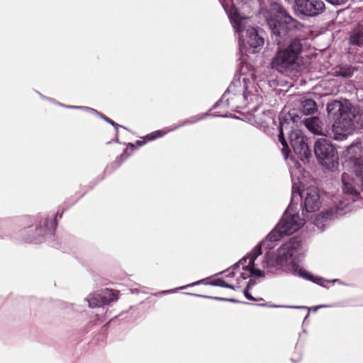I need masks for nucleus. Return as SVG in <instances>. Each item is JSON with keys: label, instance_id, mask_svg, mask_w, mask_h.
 Masks as SVG:
<instances>
[{"label": "nucleus", "instance_id": "obj_1", "mask_svg": "<svg viewBox=\"0 0 363 363\" xmlns=\"http://www.w3.org/2000/svg\"><path fill=\"white\" fill-rule=\"evenodd\" d=\"M342 193L349 196L347 201L340 196H335L331 203L319 213L315 215L313 223L319 229H323L328 220L344 215L350 210L351 201L362 199L363 195V164L355 162L341 177Z\"/></svg>", "mask_w": 363, "mask_h": 363}, {"label": "nucleus", "instance_id": "obj_2", "mask_svg": "<svg viewBox=\"0 0 363 363\" xmlns=\"http://www.w3.org/2000/svg\"><path fill=\"white\" fill-rule=\"evenodd\" d=\"M256 92L253 72L245 74L242 70L240 75L233 79L220 100L214 106V108L223 109V111H218L216 116H227L228 110L238 111L246 107L250 101L257 99Z\"/></svg>", "mask_w": 363, "mask_h": 363}, {"label": "nucleus", "instance_id": "obj_3", "mask_svg": "<svg viewBox=\"0 0 363 363\" xmlns=\"http://www.w3.org/2000/svg\"><path fill=\"white\" fill-rule=\"evenodd\" d=\"M261 245H257L248 255L240 259L233 265V276L238 279L239 288L247 285L246 280L251 277H264L274 272V262L269 253L259 260L261 255Z\"/></svg>", "mask_w": 363, "mask_h": 363}, {"label": "nucleus", "instance_id": "obj_4", "mask_svg": "<svg viewBox=\"0 0 363 363\" xmlns=\"http://www.w3.org/2000/svg\"><path fill=\"white\" fill-rule=\"evenodd\" d=\"M304 248L299 240H291L283 244L277 250V264L284 270L290 272L296 276L306 279L312 280L313 282L323 286L322 278L313 279L304 269L296 262V259L303 255Z\"/></svg>", "mask_w": 363, "mask_h": 363}, {"label": "nucleus", "instance_id": "obj_5", "mask_svg": "<svg viewBox=\"0 0 363 363\" xmlns=\"http://www.w3.org/2000/svg\"><path fill=\"white\" fill-rule=\"evenodd\" d=\"M220 3L227 13L235 31L238 34L239 43L244 45L246 43L252 48L262 47L264 39L257 33V30L248 24V19L242 17L235 9V4L233 0H220Z\"/></svg>", "mask_w": 363, "mask_h": 363}, {"label": "nucleus", "instance_id": "obj_6", "mask_svg": "<svg viewBox=\"0 0 363 363\" xmlns=\"http://www.w3.org/2000/svg\"><path fill=\"white\" fill-rule=\"evenodd\" d=\"M327 111L329 114H336L339 116L335 121L333 125V132L334 139L336 140H343L347 138L354 128L357 123V114L358 108L351 105L349 102H341L333 101L327 106Z\"/></svg>", "mask_w": 363, "mask_h": 363}, {"label": "nucleus", "instance_id": "obj_7", "mask_svg": "<svg viewBox=\"0 0 363 363\" xmlns=\"http://www.w3.org/2000/svg\"><path fill=\"white\" fill-rule=\"evenodd\" d=\"M303 46V40L294 38L286 45L279 47L272 59V67L284 74L297 70L300 67V55Z\"/></svg>", "mask_w": 363, "mask_h": 363}, {"label": "nucleus", "instance_id": "obj_8", "mask_svg": "<svg viewBox=\"0 0 363 363\" xmlns=\"http://www.w3.org/2000/svg\"><path fill=\"white\" fill-rule=\"evenodd\" d=\"M264 16L272 35L281 38L287 30H301L303 25L289 16L284 9L277 4H272L269 9L264 12Z\"/></svg>", "mask_w": 363, "mask_h": 363}, {"label": "nucleus", "instance_id": "obj_9", "mask_svg": "<svg viewBox=\"0 0 363 363\" xmlns=\"http://www.w3.org/2000/svg\"><path fill=\"white\" fill-rule=\"evenodd\" d=\"M297 208V203L291 202L279 223L268 234L266 241L260 245H264L267 241L276 242L283 235H291L300 230L305 224V219L301 218Z\"/></svg>", "mask_w": 363, "mask_h": 363}, {"label": "nucleus", "instance_id": "obj_10", "mask_svg": "<svg viewBox=\"0 0 363 363\" xmlns=\"http://www.w3.org/2000/svg\"><path fill=\"white\" fill-rule=\"evenodd\" d=\"M296 172H301L300 170L293 169L290 168V172L291 175V179L293 182L292 186V195L291 202L294 203L295 198L301 197L303 199V207L306 212L312 213L318 210L321 205V199L318 189L316 187H309L302 192L299 191L298 187L296 191V186L297 183L295 182V179L299 180L298 176H297Z\"/></svg>", "mask_w": 363, "mask_h": 363}, {"label": "nucleus", "instance_id": "obj_11", "mask_svg": "<svg viewBox=\"0 0 363 363\" xmlns=\"http://www.w3.org/2000/svg\"><path fill=\"white\" fill-rule=\"evenodd\" d=\"M314 154L322 166L328 169H335L338 165L337 152L331 143L326 138H319L314 144Z\"/></svg>", "mask_w": 363, "mask_h": 363}, {"label": "nucleus", "instance_id": "obj_12", "mask_svg": "<svg viewBox=\"0 0 363 363\" xmlns=\"http://www.w3.org/2000/svg\"><path fill=\"white\" fill-rule=\"evenodd\" d=\"M289 140L294 153L303 162H308L311 152L308 145L307 138L302 131L298 129L291 130Z\"/></svg>", "mask_w": 363, "mask_h": 363}, {"label": "nucleus", "instance_id": "obj_13", "mask_svg": "<svg viewBox=\"0 0 363 363\" xmlns=\"http://www.w3.org/2000/svg\"><path fill=\"white\" fill-rule=\"evenodd\" d=\"M274 117L275 114L273 111L257 108L252 113L247 117V119L252 125L267 131V129L274 128L276 125Z\"/></svg>", "mask_w": 363, "mask_h": 363}, {"label": "nucleus", "instance_id": "obj_14", "mask_svg": "<svg viewBox=\"0 0 363 363\" xmlns=\"http://www.w3.org/2000/svg\"><path fill=\"white\" fill-rule=\"evenodd\" d=\"M294 10L301 15L315 16L323 12L325 4L321 0H295Z\"/></svg>", "mask_w": 363, "mask_h": 363}, {"label": "nucleus", "instance_id": "obj_15", "mask_svg": "<svg viewBox=\"0 0 363 363\" xmlns=\"http://www.w3.org/2000/svg\"><path fill=\"white\" fill-rule=\"evenodd\" d=\"M233 274L234 270L233 266L231 269H229L225 272L224 277L216 279L209 284L213 286L232 289L234 290L239 289V283L238 279H236V277H234Z\"/></svg>", "mask_w": 363, "mask_h": 363}, {"label": "nucleus", "instance_id": "obj_16", "mask_svg": "<svg viewBox=\"0 0 363 363\" xmlns=\"http://www.w3.org/2000/svg\"><path fill=\"white\" fill-rule=\"evenodd\" d=\"M203 116H196L192 117L190 119L184 121L182 123L174 125L173 127H172L170 128H165L164 130H157L150 134H148L146 135V138L148 140H153L157 138H161V137L164 136V135H166L167 133L174 130L180 126L196 123V121L203 118Z\"/></svg>", "mask_w": 363, "mask_h": 363}, {"label": "nucleus", "instance_id": "obj_17", "mask_svg": "<svg viewBox=\"0 0 363 363\" xmlns=\"http://www.w3.org/2000/svg\"><path fill=\"white\" fill-rule=\"evenodd\" d=\"M305 126L312 133L316 135H322L323 123L317 117H311L304 121Z\"/></svg>", "mask_w": 363, "mask_h": 363}, {"label": "nucleus", "instance_id": "obj_18", "mask_svg": "<svg viewBox=\"0 0 363 363\" xmlns=\"http://www.w3.org/2000/svg\"><path fill=\"white\" fill-rule=\"evenodd\" d=\"M101 298L104 306L108 304L112 301H115L118 298V292L109 289H104L100 291Z\"/></svg>", "mask_w": 363, "mask_h": 363}, {"label": "nucleus", "instance_id": "obj_19", "mask_svg": "<svg viewBox=\"0 0 363 363\" xmlns=\"http://www.w3.org/2000/svg\"><path fill=\"white\" fill-rule=\"evenodd\" d=\"M86 300L88 302L89 306L90 308H101L104 306V303L102 302V298H101L100 291L89 294ZM102 311H104V308H102Z\"/></svg>", "mask_w": 363, "mask_h": 363}, {"label": "nucleus", "instance_id": "obj_20", "mask_svg": "<svg viewBox=\"0 0 363 363\" xmlns=\"http://www.w3.org/2000/svg\"><path fill=\"white\" fill-rule=\"evenodd\" d=\"M350 43L352 45L361 47L363 45V30L360 28L354 29L350 36Z\"/></svg>", "mask_w": 363, "mask_h": 363}, {"label": "nucleus", "instance_id": "obj_21", "mask_svg": "<svg viewBox=\"0 0 363 363\" xmlns=\"http://www.w3.org/2000/svg\"><path fill=\"white\" fill-rule=\"evenodd\" d=\"M279 126H280L279 127L280 131H279V140L283 146L282 152H283L285 158L287 159V157L289 156V150L287 143L284 138V133H283L284 129L286 128V123H282L281 121H280Z\"/></svg>", "mask_w": 363, "mask_h": 363}, {"label": "nucleus", "instance_id": "obj_22", "mask_svg": "<svg viewBox=\"0 0 363 363\" xmlns=\"http://www.w3.org/2000/svg\"><path fill=\"white\" fill-rule=\"evenodd\" d=\"M354 71V68L352 66H340L334 72V75L336 77H351Z\"/></svg>", "mask_w": 363, "mask_h": 363}, {"label": "nucleus", "instance_id": "obj_23", "mask_svg": "<svg viewBox=\"0 0 363 363\" xmlns=\"http://www.w3.org/2000/svg\"><path fill=\"white\" fill-rule=\"evenodd\" d=\"M317 109L316 103L312 99H306L302 102V110L304 114L310 115Z\"/></svg>", "mask_w": 363, "mask_h": 363}, {"label": "nucleus", "instance_id": "obj_24", "mask_svg": "<svg viewBox=\"0 0 363 363\" xmlns=\"http://www.w3.org/2000/svg\"><path fill=\"white\" fill-rule=\"evenodd\" d=\"M205 279H201V280H199V281H195L194 283H191V284H187L186 286H181V287H178V288H176V289H169V290H165V291H162L157 294H155V295H157V294H172V293H174L176 291H177L178 290H180V289H186L187 287H190V286H196V285H199L201 284H206L205 282Z\"/></svg>", "mask_w": 363, "mask_h": 363}, {"label": "nucleus", "instance_id": "obj_25", "mask_svg": "<svg viewBox=\"0 0 363 363\" xmlns=\"http://www.w3.org/2000/svg\"><path fill=\"white\" fill-rule=\"evenodd\" d=\"M255 284V281H253L252 279H249V281H247V287L246 289H245V290L243 291V293H244V295L245 296L249 299V300H252V301H254L255 300V298L249 293V289Z\"/></svg>", "mask_w": 363, "mask_h": 363}, {"label": "nucleus", "instance_id": "obj_26", "mask_svg": "<svg viewBox=\"0 0 363 363\" xmlns=\"http://www.w3.org/2000/svg\"><path fill=\"white\" fill-rule=\"evenodd\" d=\"M60 106H64V105L62 104H60ZM65 107L67 108H72V109H82V110H85L91 113H94V114H99V112L94 109V108H89V107H87V106H65Z\"/></svg>", "mask_w": 363, "mask_h": 363}, {"label": "nucleus", "instance_id": "obj_27", "mask_svg": "<svg viewBox=\"0 0 363 363\" xmlns=\"http://www.w3.org/2000/svg\"><path fill=\"white\" fill-rule=\"evenodd\" d=\"M357 123L361 127H363V110L362 111L358 110V113L357 114Z\"/></svg>", "mask_w": 363, "mask_h": 363}, {"label": "nucleus", "instance_id": "obj_28", "mask_svg": "<svg viewBox=\"0 0 363 363\" xmlns=\"http://www.w3.org/2000/svg\"><path fill=\"white\" fill-rule=\"evenodd\" d=\"M97 115L99 116L101 118H102L104 120H105L108 123L111 124L112 125H113L115 127H118V124L117 123H116L115 122H113V121H111L108 118H106V117L104 116L99 112V114H97Z\"/></svg>", "mask_w": 363, "mask_h": 363}, {"label": "nucleus", "instance_id": "obj_29", "mask_svg": "<svg viewBox=\"0 0 363 363\" xmlns=\"http://www.w3.org/2000/svg\"><path fill=\"white\" fill-rule=\"evenodd\" d=\"M329 3L333 5H341L345 4L347 0H327Z\"/></svg>", "mask_w": 363, "mask_h": 363}, {"label": "nucleus", "instance_id": "obj_30", "mask_svg": "<svg viewBox=\"0 0 363 363\" xmlns=\"http://www.w3.org/2000/svg\"><path fill=\"white\" fill-rule=\"evenodd\" d=\"M206 298H210L219 299V300H225V298H222L211 297V296H206ZM226 301H231V302H235V299H233V298H230V299H226Z\"/></svg>", "mask_w": 363, "mask_h": 363}, {"label": "nucleus", "instance_id": "obj_31", "mask_svg": "<svg viewBox=\"0 0 363 363\" xmlns=\"http://www.w3.org/2000/svg\"><path fill=\"white\" fill-rule=\"evenodd\" d=\"M36 230L39 231L38 235L43 234L44 233V231H45V230L43 229L41 227L38 228V226H36Z\"/></svg>", "mask_w": 363, "mask_h": 363}, {"label": "nucleus", "instance_id": "obj_32", "mask_svg": "<svg viewBox=\"0 0 363 363\" xmlns=\"http://www.w3.org/2000/svg\"><path fill=\"white\" fill-rule=\"evenodd\" d=\"M136 143L138 146H142L145 143V140H138L136 142Z\"/></svg>", "mask_w": 363, "mask_h": 363}, {"label": "nucleus", "instance_id": "obj_33", "mask_svg": "<svg viewBox=\"0 0 363 363\" xmlns=\"http://www.w3.org/2000/svg\"><path fill=\"white\" fill-rule=\"evenodd\" d=\"M237 1L240 3L246 4V3L249 2L250 0H237Z\"/></svg>", "mask_w": 363, "mask_h": 363}, {"label": "nucleus", "instance_id": "obj_34", "mask_svg": "<svg viewBox=\"0 0 363 363\" xmlns=\"http://www.w3.org/2000/svg\"><path fill=\"white\" fill-rule=\"evenodd\" d=\"M128 147H130L132 150L135 149V145L132 143H129L128 145Z\"/></svg>", "mask_w": 363, "mask_h": 363}, {"label": "nucleus", "instance_id": "obj_35", "mask_svg": "<svg viewBox=\"0 0 363 363\" xmlns=\"http://www.w3.org/2000/svg\"><path fill=\"white\" fill-rule=\"evenodd\" d=\"M275 41L277 42V44H279L281 43L280 40L279 39H276Z\"/></svg>", "mask_w": 363, "mask_h": 363}, {"label": "nucleus", "instance_id": "obj_36", "mask_svg": "<svg viewBox=\"0 0 363 363\" xmlns=\"http://www.w3.org/2000/svg\"><path fill=\"white\" fill-rule=\"evenodd\" d=\"M194 296H202L201 295H199V294H194Z\"/></svg>", "mask_w": 363, "mask_h": 363}, {"label": "nucleus", "instance_id": "obj_37", "mask_svg": "<svg viewBox=\"0 0 363 363\" xmlns=\"http://www.w3.org/2000/svg\"><path fill=\"white\" fill-rule=\"evenodd\" d=\"M47 223H48V220H45V225H47Z\"/></svg>", "mask_w": 363, "mask_h": 363}]
</instances>
